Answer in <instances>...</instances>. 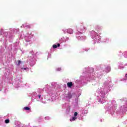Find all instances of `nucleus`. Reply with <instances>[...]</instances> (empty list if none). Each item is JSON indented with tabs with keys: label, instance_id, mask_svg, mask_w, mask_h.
Masks as SVG:
<instances>
[{
	"label": "nucleus",
	"instance_id": "nucleus-1",
	"mask_svg": "<svg viewBox=\"0 0 127 127\" xmlns=\"http://www.w3.org/2000/svg\"><path fill=\"white\" fill-rule=\"evenodd\" d=\"M65 98L69 100H70V99H72V94L70 93H67V94L65 96Z\"/></svg>",
	"mask_w": 127,
	"mask_h": 127
},
{
	"label": "nucleus",
	"instance_id": "nucleus-2",
	"mask_svg": "<svg viewBox=\"0 0 127 127\" xmlns=\"http://www.w3.org/2000/svg\"><path fill=\"white\" fill-rule=\"evenodd\" d=\"M67 86L68 88H72V86H73V83L72 82H68L67 83Z\"/></svg>",
	"mask_w": 127,
	"mask_h": 127
},
{
	"label": "nucleus",
	"instance_id": "nucleus-3",
	"mask_svg": "<svg viewBox=\"0 0 127 127\" xmlns=\"http://www.w3.org/2000/svg\"><path fill=\"white\" fill-rule=\"evenodd\" d=\"M67 32L69 34H72V33H73V30H72V29H68L67 30Z\"/></svg>",
	"mask_w": 127,
	"mask_h": 127
},
{
	"label": "nucleus",
	"instance_id": "nucleus-4",
	"mask_svg": "<svg viewBox=\"0 0 127 127\" xmlns=\"http://www.w3.org/2000/svg\"><path fill=\"white\" fill-rule=\"evenodd\" d=\"M57 46L58 47H60V44H58L57 45H54L53 46V48H54V49H55V48H57Z\"/></svg>",
	"mask_w": 127,
	"mask_h": 127
},
{
	"label": "nucleus",
	"instance_id": "nucleus-5",
	"mask_svg": "<svg viewBox=\"0 0 127 127\" xmlns=\"http://www.w3.org/2000/svg\"><path fill=\"white\" fill-rule=\"evenodd\" d=\"M77 120V117H73L71 119H70V122H74V121H76Z\"/></svg>",
	"mask_w": 127,
	"mask_h": 127
},
{
	"label": "nucleus",
	"instance_id": "nucleus-6",
	"mask_svg": "<svg viewBox=\"0 0 127 127\" xmlns=\"http://www.w3.org/2000/svg\"><path fill=\"white\" fill-rule=\"evenodd\" d=\"M106 70H106V72H110V71H111V67L108 66V67H106Z\"/></svg>",
	"mask_w": 127,
	"mask_h": 127
},
{
	"label": "nucleus",
	"instance_id": "nucleus-7",
	"mask_svg": "<svg viewBox=\"0 0 127 127\" xmlns=\"http://www.w3.org/2000/svg\"><path fill=\"white\" fill-rule=\"evenodd\" d=\"M24 109L26 111H29V110H30V108L28 107H25Z\"/></svg>",
	"mask_w": 127,
	"mask_h": 127
},
{
	"label": "nucleus",
	"instance_id": "nucleus-8",
	"mask_svg": "<svg viewBox=\"0 0 127 127\" xmlns=\"http://www.w3.org/2000/svg\"><path fill=\"white\" fill-rule=\"evenodd\" d=\"M5 123L6 124H9V120H8V119L5 120Z\"/></svg>",
	"mask_w": 127,
	"mask_h": 127
},
{
	"label": "nucleus",
	"instance_id": "nucleus-9",
	"mask_svg": "<svg viewBox=\"0 0 127 127\" xmlns=\"http://www.w3.org/2000/svg\"><path fill=\"white\" fill-rule=\"evenodd\" d=\"M20 63H21V61H20V60H18V61L17 65H18V66H19V65H20Z\"/></svg>",
	"mask_w": 127,
	"mask_h": 127
},
{
	"label": "nucleus",
	"instance_id": "nucleus-10",
	"mask_svg": "<svg viewBox=\"0 0 127 127\" xmlns=\"http://www.w3.org/2000/svg\"><path fill=\"white\" fill-rule=\"evenodd\" d=\"M74 117H77L78 116V113L77 112H75L74 114Z\"/></svg>",
	"mask_w": 127,
	"mask_h": 127
},
{
	"label": "nucleus",
	"instance_id": "nucleus-11",
	"mask_svg": "<svg viewBox=\"0 0 127 127\" xmlns=\"http://www.w3.org/2000/svg\"><path fill=\"white\" fill-rule=\"evenodd\" d=\"M2 32H3V33L4 32V31L3 30V29H1V31H0V33H1L0 35H1V34H1Z\"/></svg>",
	"mask_w": 127,
	"mask_h": 127
},
{
	"label": "nucleus",
	"instance_id": "nucleus-12",
	"mask_svg": "<svg viewBox=\"0 0 127 127\" xmlns=\"http://www.w3.org/2000/svg\"><path fill=\"white\" fill-rule=\"evenodd\" d=\"M4 35L5 36V37H6V36L7 35V33H6V32L4 33Z\"/></svg>",
	"mask_w": 127,
	"mask_h": 127
},
{
	"label": "nucleus",
	"instance_id": "nucleus-13",
	"mask_svg": "<svg viewBox=\"0 0 127 127\" xmlns=\"http://www.w3.org/2000/svg\"><path fill=\"white\" fill-rule=\"evenodd\" d=\"M25 26H26V27H28V28H30V25H27Z\"/></svg>",
	"mask_w": 127,
	"mask_h": 127
},
{
	"label": "nucleus",
	"instance_id": "nucleus-14",
	"mask_svg": "<svg viewBox=\"0 0 127 127\" xmlns=\"http://www.w3.org/2000/svg\"><path fill=\"white\" fill-rule=\"evenodd\" d=\"M38 98H39V99H40V98H41V95H38Z\"/></svg>",
	"mask_w": 127,
	"mask_h": 127
},
{
	"label": "nucleus",
	"instance_id": "nucleus-15",
	"mask_svg": "<svg viewBox=\"0 0 127 127\" xmlns=\"http://www.w3.org/2000/svg\"><path fill=\"white\" fill-rule=\"evenodd\" d=\"M22 69H24V70H26V68H22Z\"/></svg>",
	"mask_w": 127,
	"mask_h": 127
}]
</instances>
